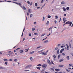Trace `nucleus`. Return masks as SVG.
Listing matches in <instances>:
<instances>
[{
	"instance_id": "f257e3e1",
	"label": "nucleus",
	"mask_w": 73,
	"mask_h": 73,
	"mask_svg": "<svg viewBox=\"0 0 73 73\" xmlns=\"http://www.w3.org/2000/svg\"><path fill=\"white\" fill-rule=\"evenodd\" d=\"M32 66V65H29L27 66H26V67L25 68V69H29V68H31Z\"/></svg>"
},
{
	"instance_id": "f03ea898",
	"label": "nucleus",
	"mask_w": 73,
	"mask_h": 73,
	"mask_svg": "<svg viewBox=\"0 0 73 73\" xmlns=\"http://www.w3.org/2000/svg\"><path fill=\"white\" fill-rule=\"evenodd\" d=\"M47 51H46V52H42L40 53V54H42V55H44V56H45V55H47Z\"/></svg>"
},
{
	"instance_id": "7ed1b4c3",
	"label": "nucleus",
	"mask_w": 73,
	"mask_h": 73,
	"mask_svg": "<svg viewBox=\"0 0 73 73\" xmlns=\"http://www.w3.org/2000/svg\"><path fill=\"white\" fill-rule=\"evenodd\" d=\"M66 24H70L69 25V26L70 27L72 25V22H70V21H68L67 22H66Z\"/></svg>"
},
{
	"instance_id": "20e7f679",
	"label": "nucleus",
	"mask_w": 73,
	"mask_h": 73,
	"mask_svg": "<svg viewBox=\"0 0 73 73\" xmlns=\"http://www.w3.org/2000/svg\"><path fill=\"white\" fill-rule=\"evenodd\" d=\"M46 66H47V64H44L42 65V67L44 69H45L46 68Z\"/></svg>"
},
{
	"instance_id": "39448f33",
	"label": "nucleus",
	"mask_w": 73,
	"mask_h": 73,
	"mask_svg": "<svg viewBox=\"0 0 73 73\" xmlns=\"http://www.w3.org/2000/svg\"><path fill=\"white\" fill-rule=\"evenodd\" d=\"M64 50V48H62L60 51V53H62V52Z\"/></svg>"
},
{
	"instance_id": "423d86ee",
	"label": "nucleus",
	"mask_w": 73,
	"mask_h": 73,
	"mask_svg": "<svg viewBox=\"0 0 73 73\" xmlns=\"http://www.w3.org/2000/svg\"><path fill=\"white\" fill-rule=\"evenodd\" d=\"M66 58H67V59L68 60H70L69 56H67L66 57Z\"/></svg>"
},
{
	"instance_id": "0eeeda50",
	"label": "nucleus",
	"mask_w": 73,
	"mask_h": 73,
	"mask_svg": "<svg viewBox=\"0 0 73 73\" xmlns=\"http://www.w3.org/2000/svg\"><path fill=\"white\" fill-rule=\"evenodd\" d=\"M28 12L29 13H31V12H32V10H31V9H29V10H28Z\"/></svg>"
},
{
	"instance_id": "6e6552de",
	"label": "nucleus",
	"mask_w": 73,
	"mask_h": 73,
	"mask_svg": "<svg viewBox=\"0 0 73 73\" xmlns=\"http://www.w3.org/2000/svg\"><path fill=\"white\" fill-rule=\"evenodd\" d=\"M20 52L21 53H23V52H24V51L22 50H20Z\"/></svg>"
},
{
	"instance_id": "1a4fd4ad",
	"label": "nucleus",
	"mask_w": 73,
	"mask_h": 73,
	"mask_svg": "<svg viewBox=\"0 0 73 73\" xmlns=\"http://www.w3.org/2000/svg\"><path fill=\"white\" fill-rule=\"evenodd\" d=\"M24 31H25V28H24L23 29V33H22V35L21 36V37L23 36V32H24Z\"/></svg>"
},
{
	"instance_id": "9d476101",
	"label": "nucleus",
	"mask_w": 73,
	"mask_h": 73,
	"mask_svg": "<svg viewBox=\"0 0 73 73\" xmlns=\"http://www.w3.org/2000/svg\"><path fill=\"white\" fill-rule=\"evenodd\" d=\"M48 42V40H46L44 42V44H45V43H46V42Z\"/></svg>"
},
{
	"instance_id": "9b49d317",
	"label": "nucleus",
	"mask_w": 73,
	"mask_h": 73,
	"mask_svg": "<svg viewBox=\"0 0 73 73\" xmlns=\"http://www.w3.org/2000/svg\"><path fill=\"white\" fill-rule=\"evenodd\" d=\"M55 70H56V71H60V69H55Z\"/></svg>"
},
{
	"instance_id": "f8f14e48",
	"label": "nucleus",
	"mask_w": 73,
	"mask_h": 73,
	"mask_svg": "<svg viewBox=\"0 0 73 73\" xmlns=\"http://www.w3.org/2000/svg\"><path fill=\"white\" fill-rule=\"evenodd\" d=\"M53 28V26L52 27H50L49 29H48V31H50V29H52Z\"/></svg>"
},
{
	"instance_id": "ddd939ff",
	"label": "nucleus",
	"mask_w": 73,
	"mask_h": 73,
	"mask_svg": "<svg viewBox=\"0 0 73 73\" xmlns=\"http://www.w3.org/2000/svg\"><path fill=\"white\" fill-rule=\"evenodd\" d=\"M3 60H4L5 61H8V59L6 58H4L3 59Z\"/></svg>"
},
{
	"instance_id": "4468645a",
	"label": "nucleus",
	"mask_w": 73,
	"mask_h": 73,
	"mask_svg": "<svg viewBox=\"0 0 73 73\" xmlns=\"http://www.w3.org/2000/svg\"><path fill=\"white\" fill-rule=\"evenodd\" d=\"M0 69H4L5 68L3 67H0Z\"/></svg>"
},
{
	"instance_id": "2eb2a0df",
	"label": "nucleus",
	"mask_w": 73,
	"mask_h": 73,
	"mask_svg": "<svg viewBox=\"0 0 73 73\" xmlns=\"http://www.w3.org/2000/svg\"><path fill=\"white\" fill-rule=\"evenodd\" d=\"M66 3L64 1H62L61 3V4H66Z\"/></svg>"
},
{
	"instance_id": "dca6fc26",
	"label": "nucleus",
	"mask_w": 73,
	"mask_h": 73,
	"mask_svg": "<svg viewBox=\"0 0 73 73\" xmlns=\"http://www.w3.org/2000/svg\"><path fill=\"white\" fill-rule=\"evenodd\" d=\"M41 68V67H37L36 68V69H38V70H40V68Z\"/></svg>"
},
{
	"instance_id": "f3484780",
	"label": "nucleus",
	"mask_w": 73,
	"mask_h": 73,
	"mask_svg": "<svg viewBox=\"0 0 73 73\" xmlns=\"http://www.w3.org/2000/svg\"><path fill=\"white\" fill-rule=\"evenodd\" d=\"M60 56H61V54H60L58 55V59H59L60 58Z\"/></svg>"
},
{
	"instance_id": "a211bd4d",
	"label": "nucleus",
	"mask_w": 73,
	"mask_h": 73,
	"mask_svg": "<svg viewBox=\"0 0 73 73\" xmlns=\"http://www.w3.org/2000/svg\"><path fill=\"white\" fill-rule=\"evenodd\" d=\"M51 64H52L53 65H54V63H53V61H52V60L51 61Z\"/></svg>"
},
{
	"instance_id": "6ab92c4d",
	"label": "nucleus",
	"mask_w": 73,
	"mask_h": 73,
	"mask_svg": "<svg viewBox=\"0 0 73 73\" xmlns=\"http://www.w3.org/2000/svg\"><path fill=\"white\" fill-rule=\"evenodd\" d=\"M38 66H41L42 65H41V64H39L38 65H37Z\"/></svg>"
},
{
	"instance_id": "aec40b11",
	"label": "nucleus",
	"mask_w": 73,
	"mask_h": 73,
	"mask_svg": "<svg viewBox=\"0 0 73 73\" xmlns=\"http://www.w3.org/2000/svg\"><path fill=\"white\" fill-rule=\"evenodd\" d=\"M43 50H42L40 51H39L37 52V53H40V52H42L43 51Z\"/></svg>"
},
{
	"instance_id": "412c9836",
	"label": "nucleus",
	"mask_w": 73,
	"mask_h": 73,
	"mask_svg": "<svg viewBox=\"0 0 73 73\" xmlns=\"http://www.w3.org/2000/svg\"><path fill=\"white\" fill-rule=\"evenodd\" d=\"M55 19H58V16H55Z\"/></svg>"
},
{
	"instance_id": "4be33fe9",
	"label": "nucleus",
	"mask_w": 73,
	"mask_h": 73,
	"mask_svg": "<svg viewBox=\"0 0 73 73\" xmlns=\"http://www.w3.org/2000/svg\"><path fill=\"white\" fill-rule=\"evenodd\" d=\"M49 21H47L46 23V24L47 25H49Z\"/></svg>"
},
{
	"instance_id": "5701e85b",
	"label": "nucleus",
	"mask_w": 73,
	"mask_h": 73,
	"mask_svg": "<svg viewBox=\"0 0 73 73\" xmlns=\"http://www.w3.org/2000/svg\"><path fill=\"white\" fill-rule=\"evenodd\" d=\"M63 60H64V59H60V60L59 61V62H61L62 61H63Z\"/></svg>"
},
{
	"instance_id": "b1692460",
	"label": "nucleus",
	"mask_w": 73,
	"mask_h": 73,
	"mask_svg": "<svg viewBox=\"0 0 73 73\" xmlns=\"http://www.w3.org/2000/svg\"><path fill=\"white\" fill-rule=\"evenodd\" d=\"M72 65H73V64H69V66H70V67L71 66H72Z\"/></svg>"
},
{
	"instance_id": "393cba45",
	"label": "nucleus",
	"mask_w": 73,
	"mask_h": 73,
	"mask_svg": "<svg viewBox=\"0 0 73 73\" xmlns=\"http://www.w3.org/2000/svg\"><path fill=\"white\" fill-rule=\"evenodd\" d=\"M69 45L70 48H71L72 47L71 46V44H70V42L69 43Z\"/></svg>"
},
{
	"instance_id": "a878e982",
	"label": "nucleus",
	"mask_w": 73,
	"mask_h": 73,
	"mask_svg": "<svg viewBox=\"0 0 73 73\" xmlns=\"http://www.w3.org/2000/svg\"><path fill=\"white\" fill-rule=\"evenodd\" d=\"M45 35H46V34H45V33H44V34H42L41 36V37H42V36H45Z\"/></svg>"
},
{
	"instance_id": "bb28decb",
	"label": "nucleus",
	"mask_w": 73,
	"mask_h": 73,
	"mask_svg": "<svg viewBox=\"0 0 73 73\" xmlns=\"http://www.w3.org/2000/svg\"><path fill=\"white\" fill-rule=\"evenodd\" d=\"M59 49L58 50H57V54H59L60 53V52H59Z\"/></svg>"
},
{
	"instance_id": "cd10ccee",
	"label": "nucleus",
	"mask_w": 73,
	"mask_h": 73,
	"mask_svg": "<svg viewBox=\"0 0 73 73\" xmlns=\"http://www.w3.org/2000/svg\"><path fill=\"white\" fill-rule=\"evenodd\" d=\"M63 9L64 11H66V9H65V7L63 8Z\"/></svg>"
},
{
	"instance_id": "c85d7f7f",
	"label": "nucleus",
	"mask_w": 73,
	"mask_h": 73,
	"mask_svg": "<svg viewBox=\"0 0 73 73\" xmlns=\"http://www.w3.org/2000/svg\"><path fill=\"white\" fill-rule=\"evenodd\" d=\"M49 65H51V62H50V61H49L48 63Z\"/></svg>"
},
{
	"instance_id": "c756f323",
	"label": "nucleus",
	"mask_w": 73,
	"mask_h": 73,
	"mask_svg": "<svg viewBox=\"0 0 73 73\" xmlns=\"http://www.w3.org/2000/svg\"><path fill=\"white\" fill-rule=\"evenodd\" d=\"M62 56H65V53H63L62 54Z\"/></svg>"
},
{
	"instance_id": "7c9ffc66",
	"label": "nucleus",
	"mask_w": 73,
	"mask_h": 73,
	"mask_svg": "<svg viewBox=\"0 0 73 73\" xmlns=\"http://www.w3.org/2000/svg\"><path fill=\"white\" fill-rule=\"evenodd\" d=\"M35 52V51H33L32 52H31L30 53V54H33Z\"/></svg>"
},
{
	"instance_id": "2f4dec72",
	"label": "nucleus",
	"mask_w": 73,
	"mask_h": 73,
	"mask_svg": "<svg viewBox=\"0 0 73 73\" xmlns=\"http://www.w3.org/2000/svg\"><path fill=\"white\" fill-rule=\"evenodd\" d=\"M30 60H31V61H32V60H33V58H32V57H31L30 58Z\"/></svg>"
},
{
	"instance_id": "473e14b6",
	"label": "nucleus",
	"mask_w": 73,
	"mask_h": 73,
	"mask_svg": "<svg viewBox=\"0 0 73 73\" xmlns=\"http://www.w3.org/2000/svg\"><path fill=\"white\" fill-rule=\"evenodd\" d=\"M33 16V15L32 14H31L30 15V18H32Z\"/></svg>"
},
{
	"instance_id": "72a5a7b5",
	"label": "nucleus",
	"mask_w": 73,
	"mask_h": 73,
	"mask_svg": "<svg viewBox=\"0 0 73 73\" xmlns=\"http://www.w3.org/2000/svg\"><path fill=\"white\" fill-rule=\"evenodd\" d=\"M14 61H15V62H16L17 61V59H14Z\"/></svg>"
},
{
	"instance_id": "f704fd0d",
	"label": "nucleus",
	"mask_w": 73,
	"mask_h": 73,
	"mask_svg": "<svg viewBox=\"0 0 73 73\" xmlns=\"http://www.w3.org/2000/svg\"><path fill=\"white\" fill-rule=\"evenodd\" d=\"M17 5H19L20 6H21V3H18V4H17Z\"/></svg>"
},
{
	"instance_id": "c9c22d12",
	"label": "nucleus",
	"mask_w": 73,
	"mask_h": 73,
	"mask_svg": "<svg viewBox=\"0 0 73 73\" xmlns=\"http://www.w3.org/2000/svg\"><path fill=\"white\" fill-rule=\"evenodd\" d=\"M45 20V17H43L42 19V21H44Z\"/></svg>"
},
{
	"instance_id": "e433bc0d",
	"label": "nucleus",
	"mask_w": 73,
	"mask_h": 73,
	"mask_svg": "<svg viewBox=\"0 0 73 73\" xmlns=\"http://www.w3.org/2000/svg\"><path fill=\"white\" fill-rule=\"evenodd\" d=\"M67 10H69V7H67L66 8Z\"/></svg>"
},
{
	"instance_id": "4c0bfd02",
	"label": "nucleus",
	"mask_w": 73,
	"mask_h": 73,
	"mask_svg": "<svg viewBox=\"0 0 73 73\" xmlns=\"http://www.w3.org/2000/svg\"><path fill=\"white\" fill-rule=\"evenodd\" d=\"M49 19V18H50V17H51V16L50 15H48V17H47Z\"/></svg>"
},
{
	"instance_id": "58836bf2",
	"label": "nucleus",
	"mask_w": 73,
	"mask_h": 73,
	"mask_svg": "<svg viewBox=\"0 0 73 73\" xmlns=\"http://www.w3.org/2000/svg\"><path fill=\"white\" fill-rule=\"evenodd\" d=\"M41 48V46H39L36 48V49H38V48Z\"/></svg>"
},
{
	"instance_id": "ea45409f",
	"label": "nucleus",
	"mask_w": 73,
	"mask_h": 73,
	"mask_svg": "<svg viewBox=\"0 0 73 73\" xmlns=\"http://www.w3.org/2000/svg\"><path fill=\"white\" fill-rule=\"evenodd\" d=\"M37 34H38V33H34L35 35H36V36H37Z\"/></svg>"
},
{
	"instance_id": "a19ab883",
	"label": "nucleus",
	"mask_w": 73,
	"mask_h": 73,
	"mask_svg": "<svg viewBox=\"0 0 73 73\" xmlns=\"http://www.w3.org/2000/svg\"><path fill=\"white\" fill-rule=\"evenodd\" d=\"M23 8L25 10H26V8L24 6H23Z\"/></svg>"
},
{
	"instance_id": "79ce46f5",
	"label": "nucleus",
	"mask_w": 73,
	"mask_h": 73,
	"mask_svg": "<svg viewBox=\"0 0 73 73\" xmlns=\"http://www.w3.org/2000/svg\"><path fill=\"white\" fill-rule=\"evenodd\" d=\"M12 3H15V4H18V3L15 2H13Z\"/></svg>"
},
{
	"instance_id": "37998d69",
	"label": "nucleus",
	"mask_w": 73,
	"mask_h": 73,
	"mask_svg": "<svg viewBox=\"0 0 73 73\" xmlns=\"http://www.w3.org/2000/svg\"><path fill=\"white\" fill-rule=\"evenodd\" d=\"M32 30L33 31H34L35 30V28H32Z\"/></svg>"
},
{
	"instance_id": "c03bdc74",
	"label": "nucleus",
	"mask_w": 73,
	"mask_h": 73,
	"mask_svg": "<svg viewBox=\"0 0 73 73\" xmlns=\"http://www.w3.org/2000/svg\"><path fill=\"white\" fill-rule=\"evenodd\" d=\"M31 3V2H30L29 1H27V3L28 4H30Z\"/></svg>"
},
{
	"instance_id": "a18cd8bd",
	"label": "nucleus",
	"mask_w": 73,
	"mask_h": 73,
	"mask_svg": "<svg viewBox=\"0 0 73 73\" xmlns=\"http://www.w3.org/2000/svg\"><path fill=\"white\" fill-rule=\"evenodd\" d=\"M60 66V67H63V66H64V65H59V66Z\"/></svg>"
},
{
	"instance_id": "49530a36",
	"label": "nucleus",
	"mask_w": 73,
	"mask_h": 73,
	"mask_svg": "<svg viewBox=\"0 0 73 73\" xmlns=\"http://www.w3.org/2000/svg\"><path fill=\"white\" fill-rule=\"evenodd\" d=\"M66 20V18L64 17L63 18V21H65V20Z\"/></svg>"
},
{
	"instance_id": "de8ad7c7",
	"label": "nucleus",
	"mask_w": 73,
	"mask_h": 73,
	"mask_svg": "<svg viewBox=\"0 0 73 73\" xmlns=\"http://www.w3.org/2000/svg\"><path fill=\"white\" fill-rule=\"evenodd\" d=\"M47 62L48 63V62H49L50 61V60H49L48 59H47Z\"/></svg>"
},
{
	"instance_id": "09e8293b",
	"label": "nucleus",
	"mask_w": 73,
	"mask_h": 73,
	"mask_svg": "<svg viewBox=\"0 0 73 73\" xmlns=\"http://www.w3.org/2000/svg\"><path fill=\"white\" fill-rule=\"evenodd\" d=\"M66 45H67V48H69V46H68V45L66 44Z\"/></svg>"
},
{
	"instance_id": "8fccbe9b",
	"label": "nucleus",
	"mask_w": 73,
	"mask_h": 73,
	"mask_svg": "<svg viewBox=\"0 0 73 73\" xmlns=\"http://www.w3.org/2000/svg\"><path fill=\"white\" fill-rule=\"evenodd\" d=\"M35 6H37V3H36L35 4Z\"/></svg>"
},
{
	"instance_id": "3c124183",
	"label": "nucleus",
	"mask_w": 73,
	"mask_h": 73,
	"mask_svg": "<svg viewBox=\"0 0 73 73\" xmlns=\"http://www.w3.org/2000/svg\"><path fill=\"white\" fill-rule=\"evenodd\" d=\"M60 45H61V44H58V47H59V46H60Z\"/></svg>"
},
{
	"instance_id": "603ef678",
	"label": "nucleus",
	"mask_w": 73,
	"mask_h": 73,
	"mask_svg": "<svg viewBox=\"0 0 73 73\" xmlns=\"http://www.w3.org/2000/svg\"><path fill=\"white\" fill-rule=\"evenodd\" d=\"M50 69H51V70H53V71H54V69L53 68H51Z\"/></svg>"
},
{
	"instance_id": "864d4df0",
	"label": "nucleus",
	"mask_w": 73,
	"mask_h": 73,
	"mask_svg": "<svg viewBox=\"0 0 73 73\" xmlns=\"http://www.w3.org/2000/svg\"><path fill=\"white\" fill-rule=\"evenodd\" d=\"M53 57H54V58H56V56H55V55H54L53 56Z\"/></svg>"
},
{
	"instance_id": "5fc2aeb1",
	"label": "nucleus",
	"mask_w": 73,
	"mask_h": 73,
	"mask_svg": "<svg viewBox=\"0 0 73 73\" xmlns=\"http://www.w3.org/2000/svg\"><path fill=\"white\" fill-rule=\"evenodd\" d=\"M58 47H56V48H55L54 49L55 50H57V49H58Z\"/></svg>"
},
{
	"instance_id": "6e6d98bb",
	"label": "nucleus",
	"mask_w": 73,
	"mask_h": 73,
	"mask_svg": "<svg viewBox=\"0 0 73 73\" xmlns=\"http://www.w3.org/2000/svg\"><path fill=\"white\" fill-rule=\"evenodd\" d=\"M29 15V13L28 12L27 13V16H28V15Z\"/></svg>"
},
{
	"instance_id": "4d7b16f0",
	"label": "nucleus",
	"mask_w": 73,
	"mask_h": 73,
	"mask_svg": "<svg viewBox=\"0 0 73 73\" xmlns=\"http://www.w3.org/2000/svg\"><path fill=\"white\" fill-rule=\"evenodd\" d=\"M43 2H44V0H42L41 2V3H43Z\"/></svg>"
},
{
	"instance_id": "13d9d810",
	"label": "nucleus",
	"mask_w": 73,
	"mask_h": 73,
	"mask_svg": "<svg viewBox=\"0 0 73 73\" xmlns=\"http://www.w3.org/2000/svg\"><path fill=\"white\" fill-rule=\"evenodd\" d=\"M54 23H55V24H56V23H57V21L55 20L54 21Z\"/></svg>"
},
{
	"instance_id": "bf43d9fd",
	"label": "nucleus",
	"mask_w": 73,
	"mask_h": 73,
	"mask_svg": "<svg viewBox=\"0 0 73 73\" xmlns=\"http://www.w3.org/2000/svg\"><path fill=\"white\" fill-rule=\"evenodd\" d=\"M5 64L6 65H7V62H5Z\"/></svg>"
},
{
	"instance_id": "052dcab7",
	"label": "nucleus",
	"mask_w": 73,
	"mask_h": 73,
	"mask_svg": "<svg viewBox=\"0 0 73 73\" xmlns=\"http://www.w3.org/2000/svg\"><path fill=\"white\" fill-rule=\"evenodd\" d=\"M32 4H33V3L32 2L30 4V5H32Z\"/></svg>"
},
{
	"instance_id": "680f3d73",
	"label": "nucleus",
	"mask_w": 73,
	"mask_h": 73,
	"mask_svg": "<svg viewBox=\"0 0 73 73\" xmlns=\"http://www.w3.org/2000/svg\"><path fill=\"white\" fill-rule=\"evenodd\" d=\"M70 54L72 55V56H73V53L71 52L70 53Z\"/></svg>"
},
{
	"instance_id": "e2e57ef3",
	"label": "nucleus",
	"mask_w": 73,
	"mask_h": 73,
	"mask_svg": "<svg viewBox=\"0 0 73 73\" xmlns=\"http://www.w3.org/2000/svg\"><path fill=\"white\" fill-rule=\"evenodd\" d=\"M7 1V2H9V3H11V1Z\"/></svg>"
},
{
	"instance_id": "0e129e2a",
	"label": "nucleus",
	"mask_w": 73,
	"mask_h": 73,
	"mask_svg": "<svg viewBox=\"0 0 73 73\" xmlns=\"http://www.w3.org/2000/svg\"><path fill=\"white\" fill-rule=\"evenodd\" d=\"M25 71L26 72H27L28 71H29V70H25Z\"/></svg>"
},
{
	"instance_id": "69168bd1",
	"label": "nucleus",
	"mask_w": 73,
	"mask_h": 73,
	"mask_svg": "<svg viewBox=\"0 0 73 73\" xmlns=\"http://www.w3.org/2000/svg\"><path fill=\"white\" fill-rule=\"evenodd\" d=\"M28 50H29V48H28V49L25 52H28Z\"/></svg>"
},
{
	"instance_id": "338daca9",
	"label": "nucleus",
	"mask_w": 73,
	"mask_h": 73,
	"mask_svg": "<svg viewBox=\"0 0 73 73\" xmlns=\"http://www.w3.org/2000/svg\"><path fill=\"white\" fill-rule=\"evenodd\" d=\"M66 70L67 72H70V70H68V69H66Z\"/></svg>"
},
{
	"instance_id": "774afa93",
	"label": "nucleus",
	"mask_w": 73,
	"mask_h": 73,
	"mask_svg": "<svg viewBox=\"0 0 73 73\" xmlns=\"http://www.w3.org/2000/svg\"><path fill=\"white\" fill-rule=\"evenodd\" d=\"M58 73H62V72H58Z\"/></svg>"
}]
</instances>
